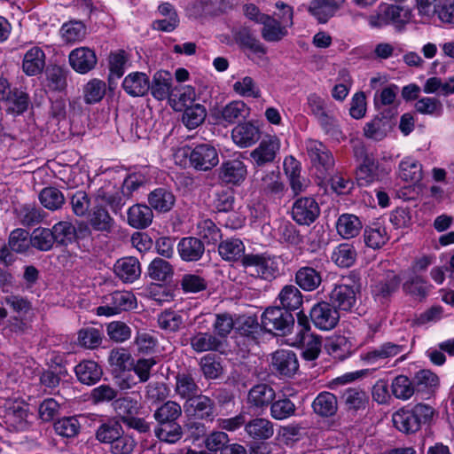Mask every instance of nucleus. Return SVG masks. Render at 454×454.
<instances>
[{"instance_id":"nucleus-43","label":"nucleus","mask_w":454,"mask_h":454,"mask_svg":"<svg viewBox=\"0 0 454 454\" xmlns=\"http://www.w3.org/2000/svg\"><path fill=\"white\" fill-rule=\"evenodd\" d=\"M122 430L123 427L119 421L108 419L98 427L95 436L99 442L110 446Z\"/></svg>"},{"instance_id":"nucleus-22","label":"nucleus","mask_w":454,"mask_h":454,"mask_svg":"<svg viewBox=\"0 0 454 454\" xmlns=\"http://www.w3.org/2000/svg\"><path fill=\"white\" fill-rule=\"evenodd\" d=\"M247 174V166L242 160H231L222 164L219 176L224 183L238 185L246 179Z\"/></svg>"},{"instance_id":"nucleus-42","label":"nucleus","mask_w":454,"mask_h":454,"mask_svg":"<svg viewBox=\"0 0 454 454\" xmlns=\"http://www.w3.org/2000/svg\"><path fill=\"white\" fill-rule=\"evenodd\" d=\"M182 415L181 405L175 401H167L159 406L153 412L157 423H176Z\"/></svg>"},{"instance_id":"nucleus-56","label":"nucleus","mask_w":454,"mask_h":454,"mask_svg":"<svg viewBox=\"0 0 454 454\" xmlns=\"http://www.w3.org/2000/svg\"><path fill=\"white\" fill-rule=\"evenodd\" d=\"M206 116V108L200 104H196L185 108L182 121L189 129H192L199 127L204 121Z\"/></svg>"},{"instance_id":"nucleus-46","label":"nucleus","mask_w":454,"mask_h":454,"mask_svg":"<svg viewBox=\"0 0 454 454\" xmlns=\"http://www.w3.org/2000/svg\"><path fill=\"white\" fill-rule=\"evenodd\" d=\"M113 407L122 422L137 415L141 408L137 399L125 396L114 401Z\"/></svg>"},{"instance_id":"nucleus-50","label":"nucleus","mask_w":454,"mask_h":454,"mask_svg":"<svg viewBox=\"0 0 454 454\" xmlns=\"http://www.w3.org/2000/svg\"><path fill=\"white\" fill-rule=\"evenodd\" d=\"M154 434L161 442L176 443L182 438L183 431L178 423H159Z\"/></svg>"},{"instance_id":"nucleus-25","label":"nucleus","mask_w":454,"mask_h":454,"mask_svg":"<svg viewBox=\"0 0 454 454\" xmlns=\"http://www.w3.org/2000/svg\"><path fill=\"white\" fill-rule=\"evenodd\" d=\"M250 108L242 100H234L218 111L217 118L220 121L234 123L249 116Z\"/></svg>"},{"instance_id":"nucleus-17","label":"nucleus","mask_w":454,"mask_h":454,"mask_svg":"<svg viewBox=\"0 0 454 454\" xmlns=\"http://www.w3.org/2000/svg\"><path fill=\"white\" fill-rule=\"evenodd\" d=\"M319 213L320 208L316 200H295L292 207L293 219L301 225H309Z\"/></svg>"},{"instance_id":"nucleus-21","label":"nucleus","mask_w":454,"mask_h":454,"mask_svg":"<svg viewBox=\"0 0 454 454\" xmlns=\"http://www.w3.org/2000/svg\"><path fill=\"white\" fill-rule=\"evenodd\" d=\"M184 411L201 419H212L215 414V403L208 396L198 394L186 401Z\"/></svg>"},{"instance_id":"nucleus-29","label":"nucleus","mask_w":454,"mask_h":454,"mask_svg":"<svg viewBox=\"0 0 454 454\" xmlns=\"http://www.w3.org/2000/svg\"><path fill=\"white\" fill-rule=\"evenodd\" d=\"M345 0H314L309 11L319 22H326L343 5Z\"/></svg>"},{"instance_id":"nucleus-62","label":"nucleus","mask_w":454,"mask_h":454,"mask_svg":"<svg viewBox=\"0 0 454 454\" xmlns=\"http://www.w3.org/2000/svg\"><path fill=\"white\" fill-rule=\"evenodd\" d=\"M377 164L373 158L364 156L356 170V179L361 185L372 183L376 178Z\"/></svg>"},{"instance_id":"nucleus-64","label":"nucleus","mask_w":454,"mask_h":454,"mask_svg":"<svg viewBox=\"0 0 454 454\" xmlns=\"http://www.w3.org/2000/svg\"><path fill=\"white\" fill-rule=\"evenodd\" d=\"M106 93V83L98 79L90 81L83 89L86 103L93 104L100 101Z\"/></svg>"},{"instance_id":"nucleus-45","label":"nucleus","mask_w":454,"mask_h":454,"mask_svg":"<svg viewBox=\"0 0 454 454\" xmlns=\"http://www.w3.org/2000/svg\"><path fill=\"white\" fill-rule=\"evenodd\" d=\"M296 284L305 291L317 289L321 282L320 272L311 267H302L295 274Z\"/></svg>"},{"instance_id":"nucleus-9","label":"nucleus","mask_w":454,"mask_h":454,"mask_svg":"<svg viewBox=\"0 0 454 454\" xmlns=\"http://www.w3.org/2000/svg\"><path fill=\"white\" fill-rule=\"evenodd\" d=\"M55 242L59 245L67 246L76 240L77 238H84L90 233L89 227L81 223L78 230L70 222L61 221L52 227Z\"/></svg>"},{"instance_id":"nucleus-8","label":"nucleus","mask_w":454,"mask_h":454,"mask_svg":"<svg viewBox=\"0 0 454 454\" xmlns=\"http://www.w3.org/2000/svg\"><path fill=\"white\" fill-rule=\"evenodd\" d=\"M306 150L312 165L324 174L334 165L330 150L321 142L314 139L306 141Z\"/></svg>"},{"instance_id":"nucleus-7","label":"nucleus","mask_w":454,"mask_h":454,"mask_svg":"<svg viewBox=\"0 0 454 454\" xmlns=\"http://www.w3.org/2000/svg\"><path fill=\"white\" fill-rule=\"evenodd\" d=\"M340 311L330 302L322 301L313 306L310 318L314 325L323 331L333 329L340 320Z\"/></svg>"},{"instance_id":"nucleus-23","label":"nucleus","mask_w":454,"mask_h":454,"mask_svg":"<svg viewBox=\"0 0 454 454\" xmlns=\"http://www.w3.org/2000/svg\"><path fill=\"white\" fill-rule=\"evenodd\" d=\"M124 91L131 97H142L150 90V80L143 72H132L122 82Z\"/></svg>"},{"instance_id":"nucleus-19","label":"nucleus","mask_w":454,"mask_h":454,"mask_svg":"<svg viewBox=\"0 0 454 454\" xmlns=\"http://www.w3.org/2000/svg\"><path fill=\"white\" fill-rule=\"evenodd\" d=\"M177 252L184 262H197L205 253V245L196 237H184L177 244Z\"/></svg>"},{"instance_id":"nucleus-16","label":"nucleus","mask_w":454,"mask_h":454,"mask_svg":"<svg viewBox=\"0 0 454 454\" xmlns=\"http://www.w3.org/2000/svg\"><path fill=\"white\" fill-rule=\"evenodd\" d=\"M69 63L72 68L79 74H86L92 70L97 64V56L88 47H79L69 54Z\"/></svg>"},{"instance_id":"nucleus-36","label":"nucleus","mask_w":454,"mask_h":454,"mask_svg":"<svg viewBox=\"0 0 454 454\" xmlns=\"http://www.w3.org/2000/svg\"><path fill=\"white\" fill-rule=\"evenodd\" d=\"M245 431L253 439L267 440L274 434V426L267 419L256 418L245 425Z\"/></svg>"},{"instance_id":"nucleus-15","label":"nucleus","mask_w":454,"mask_h":454,"mask_svg":"<svg viewBox=\"0 0 454 454\" xmlns=\"http://www.w3.org/2000/svg\"><path fill=\"white\" fill-rule=\"evenodd\" d=\"M271 365L274 371L287 377L294 375L299 369L295 353L286 349H280L273 354Z\"/></svg>"},{"instance_id":"nucleus-12","label":"nucleus","mask_w":454,"mask_h":454,"mask_svg":"<svg viewBox=\"0 0 454 454\" xmlns=\"http://www.w3.org/2000/svg\"><path fill=\"white\" fill-rule=\"evenodd\" d=\"M190 162L196 169L206 171L218 164V153L210 145H199L191 152Z\"/></svg>"},{"instance_id":"nucleus-52","label":"nucleus","mask_w":454,"mask_h":454,"mask_svg":"<svg viewBox=\"0 0 454 454\" xmlns=\"http://www.w3.org/2000/svg\"><path fill=\"white\" fill-rule=\"evenodd\" d=\"M59 33L65 43H74L85 37L86 27L81 21H70L62 25Z\"/></svg>"},{"instance_id":"nucleus-55","label":"nucleus","mask_w":454,"mask_h":454,"mask_svg":"<svg viewBox=\"0 0 454 454\" xmlns=\"http://www.w3.org/2000/svg\"><path fill=\"white\" fill-rule=\"evenodd\" d=\"M391 390L395 397L402 400L411 398L416 392L413 382L404 375H398L393 380Z\"/></svg>"},{"instance_id":"nucleus-60","label":"nucleus","mask_w":454,"mask_h":454,"mask_svg":"<svg viewBox=\"0 0 454 454\" xmlns=\"http://www.w3.org/2000/svg\"><path fill=\"white\" fill-rule=\"evenodd\" d=\"M27 411L20 405L10 407L5 414L6 422L17 431L27 429Z\"/></svg>"},{"instance_id":"nucleus-57","label":"nucleus","mask_w":454,"mask_h":454,"mask_svg":"<svg viewBox=\"0 0 454 454\" xmlns=\"http://www.w3.org/2000/svg\"><path fill=\"white\" fill-rule=\"evenodd\" d=\"M7 112L13 114L24 113L28 106V96L22 90L14 89L12 93L4 101Z\"/></svg>"},{"instance_id":"nucleus-49","label":"nucleus","mask_w":454,"mask_h":454,"mask_svg":"<svg viewBox=\"0 0 454 454\" xmlns=\"http://www.w3.org/2000/svg\"><path fill=\"white\" fill-rule=\"evenodd\" d=\"M356 258V251L349 244H340L331 255L332 261L341 268H348L354 264Z\"/></svg>"},{"instance_id":"nucleus-11","label":"nucleus","mask_w":454,"mask_h":454,"mask_svg":"<svg viewBox=\"0 0 454 454\" xmlns=\"http://www.w3.org/2000/svg\"><path fill=\"white\" fill-rule=\"evenodd\" d=\"M276 398V392L268 384L261 383L254 386L247 394V402L253 411L263 412Z\"/></svg>"},{"instance_id":"nucleus-31","label":"nucleus","mask_w":454,"mask_h":454,"mask_svg":"<svg viewBox=\"0 0 454 454\" xmlns=\"http://www.w3.org/2000/svg\"><path fill=\"white\" fill-rule=\"evenodd\" d=\"M153 217L152 207L144 203H137L128 210V223L136 229L148 227L152 223Z\"/></svg>"},{"instance_id":"nucleus-3","label":"nucleus","mask_w":454,"mask_h":454,"mask_svg":"<svg viewBox=\"0 0 454 454\" xmlns=\"http://www.w3.org/2000/svg\"><path fill=\"white\" fill-rule=\"evenodd\" d=\"M434 415L431 406L419 403L411 410H399L393 415V422L395 427L404 433L418 431L422 424L427 423Z\"/></svg>"},{"instance_id":"nucleus-5","label":"nucleus","mask_w":454,"mask_h":454,"mask_svg":"<svg viewBox=\"0 0 454 454\" xmlns=\"http://www.w3.org/2000/svg\"><path fill=\"white\" fill-rule=\"evenodd\" d=\"M281 147V141L277 136L264 137L259 145L250 152L251 163L255 167H263L274 162Z\"/></svg>"},{"instance_id":"nucleus-32","label":"nucleus","mask_w":454,"mask_h":454,"mask_svg":"<svg viewBox=\"0 0 454 454\" xmlns=\"http://www.w3.org/2000/svg\"><path fill=\"white\" fill-rule=\"evenodd\" d=\"M74 372L78 380L85 385H94L102 377L101 367L94 361L84 360L74 367Z\"/></svg>"},{"instance_id":"nucleus-33","label":"nucleus","mask_w":454,"mask_h":454,"mask_svg":"<svg viewBox=\"0 0 454 454\" xmlns=\"http://www.w3.org/2000/svg\"><path fill=\"white\" fill-rule=\"evenodd\" d=\"M172 81L169 72L164 70L156 72L150 86L152 95L158 100H163L172 96Z\"/></svg>"},{"instance_id":"nucleus-59","label":"nucleus","mask_w":454,"mask_h":454,"mask_svg":"<svg viewBox=\"0 0 454 454\" xmlns=\"http://www.w3.org/2000/svg\"><path fill=\"white\" fill-rule=\"evenodd\" d=\"M149 277L156 281H166L173 274L171 264L160 258H155L148 267Z\"/></svg>"},{"instance_id":"nucleus-20","label":"nucleus","mask_w":454,"mask_h":454,"mask_svg":"<svg viewBox=\"0 0 454 454\" xmlns=\"http://www.w3.org/2000/svg\"><path fill=\"white\" fill-rule=\"evenodd\" d=\"M175 380V393L182 399L188 401L200 391L195 380V374L191 371L178 372Z\"/></svg>"},{"instance_id":"nucleus-30","label":"nucleus","mask_w":454,"mask_h":454,"mask_svg":"<svg viewBox=\"0 0 454 454\" xmlns=\"http://www.w3.org/2000/svg\"><path fill=\"white\" fill-rule=\"evenodd\" d=\"M389 238L387 227L379 222L372 223L364 231V243L372 249L382 247L389 240Z\"/></svg>"},{"instance_id":"nucleus-10","label":"nucleus","mask_w":454,"mask_h":454,"mask_svg":"<svg viewBox=\"0 0 454 454\" xmlns=\"http://www.w3.org/2000/svg\"><path fill=\"white\" fill-rule=\"evenodd\" d=\"M401 279L394 271H387L384 276L372 286L374 300L385 304L390 297L399 289Z\"/></svg>"},{"instance_id":"nucleus-2","label":"nucleus","mask_w":454,"mask_h":454,"mask_svg":"<svg viewBox=\"0 0 454 454\" xmlns=\"http://www.w3.org/2000/svg\"><path fill=\"white\" fill-rule=\"evenodd\" d=\"M242 265L249 269L252 275L264 280H272L280 274V257L269 253L247 254L242 258Z\"/></svg>"},{"instance_id":"nucleus-40","label":"nucleus","mask_w":454,"mask_h":454,"mask_svg":"<svg viewBox=\"0 0 454 454\" xmlns=\"http://www.w3.org/2000/svg\"><path fill=\"white\" fill-rule=\"evenodd\" d=\"M245 245L241 239L236 238L227 239L218 245V253L225 261H237L243 258Z\"/></svg>"},{"instance_id":"nucleus-39","label":"nucleus","mask_w":454,"mask_h":454,"mask_svg":"<svg viewBox=\"0 0 454 454\" xmlns=\"http://www.w3.org/2000/svg\"><path fill=\"white\" fill-rule=\"evenodd\" d=\"M343 402L348 411L364 410L369 403V395L359 387H348L342 393Z\"/></svg>"},{"instance_id":"nucleus-4","label":"nucleus","mask_w":454,"mask_h":454,"mask_svg":"<svg viewBox=\"0 0 454 454\" xmlns=\"http://www.w3.org/2000/svg\"><path fill=\"white\" fill-rule=\"evenodd\" d=\"M261 324L269 333L286 335L291 332L294 318L289 311L280 307H269L261 317Z\"/></svg>"},{"instance_id":"nucleus-41","label":"nucleus","mask_w":454,"mask_h":454,"mask_svg":"<svg viewBox=\"0 0 454 454\" xmlns=\"http://www.w3.org/2000/svg\"><path fill=\"white\" fill-rule=\"evenodd\" d=\"M278 299L282 306L281 309L289 312L298 309L302 304L301 293L293 285L285 286L279 292Z\"/></svg>"},{"instance_id":"nucleus-34","label":"nucleus","mask_w":454,"mask_h":454,"mask_svg":"<svg viewBox=\"0 0 454 454\" xmlns=\"http://www.w3.org/2000/svg\"><path fill=\"white\" fill-rule=\"evenodd\" d=\"M312 408L314 412L320 417H332L338 411L337 398L330 392H321L314 399Z\"/></svg>"},{"instance_id":"nucleus-38","label":"nucleus","mask_w":454,"mask_h":454,"mask_svg":"<svg viewBox=\"0 0 454 454\" xmlns=\"http://www.w3.org/2000/svg\"><path fill=\"white\" fill-rule=\"evenodd\" d=\"M262 25V37L267 42H278L287 35L288 27L272 16L268 15V19H265Z\"/></svg>"},{"instance_id":"nucleus-37","label":"nucleus","mask_w":454,"mask_h":454,"mask_svg":"<svg viewBox=\"0 0 454 454\" xmlns=\"http://www.w3.org/2000/svg\"><path fill=\"white\" fill-rule=\"evenodd\" d=\"M392 129L391 121L386 117H375L365 123L364 135L375 141L382 140Z\"/></svg>"},{"instance_id":"nucleus-58","label":"nucleus","mask_w":454,"mask_h":454,"mask_svg":"<svg viewBox=\"0 0 454 454\" xmlns=\"http://www.w3.org/2000/svg\"><path fill=\"white\" fill-rule=\"evenodd\" d=\"M136 446V440L123 429L113 443L110 444L109 452L111 454H132Z\"/></svg>"},{"instance_id":"nucleus-63","label":"nucleus","mask_w":454,"mask_h":454,"mask_svg":"<svg viewBox=\"0 0 454 454\" xmlns=\"http://www.w3.org/2000/svg\"><path fill=\"white\" fill-rule=\"evenodd\" d=\"M233 90L241 97L257 98L261 96V90L252 77L245 76L233 84Z\"/></svg>"},{"instance_id":"nucleus-48","label":"nucleus","mask_w":454,"mask_h":454,"mask_svg":"<svg viewBox=\"0 0 454 454\" xmlns=\"http://www.w3.org/2000/svg\"><path fill=\"white\" fill-rule=\"evenodd\" d=\"M362 228V223L357 216L345 214L339 217L336 229L338 233L343 239H351L356 237Z\"/></svg>"},{"instance_id":"nucleus-51","label":"nucleus","mask_w":454,"mask_h":454,"mask_svg":"<svg viewBox=\"0 0 454 454\" xmlns=\"http://www.w3.org/2000/svg\"><path fill=\"white\" fill-rule=\"evenodd\" d=\"M157 323L160 329L168 333H176L183 326L184 320L178 311L166 309L158 315Z\"/></svg>"},{"instance_id":"nucleus-35","label":"nucleus","mask_w":454,"mask_h":454,"mask_svg":"<svg viewBox=\"0 0 454 454\" xmlns=\"http://www.w3.org/2000/svg\"><path fill=\"white\" fill-rule=\"evenodd\" d=\"M192 348L197 353L216 351L223 346V342L210 333H197L190 339Z\"/></svg>"},{"instance_id":"nucleus-27","label":"nucleus","mask_w":454,"mask_h":454,"mask_svg":"<svg viewBox=\"0 0 454 454\" xmlns=\"http://www.w3.org/2000/svg\"><path fill=\"white\" fill-rule=\"evenodd\" d=\"M114 272L123 282L132 283L141 274L139 261L133 256L121 258L114 264Z\"/></svg>"},{"instance_id":"nucleus-1","label":"nucleus","mask_w":454,"mask_h":454,"mask_svg":"<svg viewBox=\"0 0 454 454\" xmlns=\"http://www.w3.org/2000/svg\"><path fill=\"white\" fill-rule=\"evenodd\" d=\"M361 290L360 276L356 272H350L342 276L333 285L329 294L330 303L339 311L354 312L358 307Z\"/></svg>"},{"instance_id":"nucleus-47","label":"nucleus","mask_w":454,"mask_h":454,"mask_svg":"<svg viewBox=\"0 0 454 454\" xmlns=\"http://www.w3.org/2000/svg\"><path fill=\"white\" fill-rule=\"evenodd\" d=\"M196 234L208 245H215L222 239L221 230L211 219L200 220L196 225Z\"/></svg>"},{"instance_id":"nucleus-53","label":"nucleus","mask_w":454,"mask_h":454,"mask_svg":"<svg viewBox=\"0 0 454 454\" xmlns=\"http://www.w3.org/2000/svg\"><path fill=\"white\" fill-rule=\"evenodd\" d=\"M31 246L40 251H49L55 243L51 229L38 227L30 235Z\"/></svg>"},{"instance_id":"nucleus-14","label":"nucleus","mask_w":454,"mask_h":454,"mask_svg":"<svg viewBox=\"0 0 454 454\" xmlns=\"http://www.w3.org/2000/svg\"><path fill=\"white\" fill-rule=\"evenodd\" d=\"M398 176L403 181L411 183L413 190L421 191L424 188L420 184L423 176L422 165L412 157H405L400 161Z\"/></svg>"},{"instance_id":"nucleus-13","label":"nucleus","mask_w":454,"mask_h":454,"mask_svg":"<svg viewBox=\"0 0 454 454\" xmlns=\"http://www.w3.org/2000/svg\"><path fill=\"white\" fill-rule=\"evenodd\" d=\"M404 345L387 341L367 352L361 354V359L367 364H377L384 360L396 356L404 352Z\"/></svg>"},{"instance_id":"nucleus-44","label":"nucleus","mask_w":454,"mask_h":454,"mask_svg":"<svg viewBox=\"0 0 454 454\" xmlns=\"http://www.w3.org/2000/svg\"><path fill=\"white\" fill-rule=\"evenodd\" d=\"M270 416L276 420H284L295 414V404L286 395L275 398L270 405Z\"/></svg>"},{"instance_id":"nucleus-26","label":"nucleus","mask_w":454,"mask_h":454,"mask_svg":"<svg viewBox=\"0 0 454 454\" xmlns=\"http://www.w3.org/2000/svg\"><path fill=\"white\" fill-rule=\"evenodd\" d=\"M158 12L162 19L153 22V27L159 31L171 32L179 24V18L175 7L170 3H162L158 7Z\"/></svg>"},{"instance_id":"nucleus-6","label":"nucleus","mask_w":454,"mask_h":454,"mask_svg":"<svg viewBox=\"0 0 454 454\" xmlns=\"http://www.w3.org/2000/svg\"><path fill=\"white\" fill-rule=\"evenodd\" d=\"M106 305L99 306L97 314L99 316H113L135 309L137 300L135 295L128 291H116L106 297Z\"/></svg>"},{"instance_id":"nucleus-24","label":"nucleus","mask_w":454,"mask_h":454,"mask_svg":"<svg viewBox=\"0 0 454 454\" xmlns=\"http://www.w3.org/2000/svg\"><path fill=\"white\" fill-rule=\"evenodd\" d=\"M88 222L93 230L109 233L114 226V220L108 211L98 203L94 202L93 207L88 213Z\"/></svg>"},{"instance_id":"nucleus-54","label":"nucleus","mask_w":454,"mask_h":454,"mask_svg":"<svg viewBox=\"0 0 454 454\" xmlns=\"http://www.w3.org/2000/svg\"><path fill=\"white\" fill-rule=\"evenodd\" d=\"M322 338L314 334H306L302 337L301 356L308 362L315 361L321 353Z\"/></svg>"},{"instance_id":"nucleus-18","label":"nucleus","mask_w":454,"mask_h":454,"mask_svg":"<svg viewBox=\"0 0 454 454\" xmlns=\"http://www.w3.org/2000/svg\"><path fill=\"white\" fill-rule=\"evenodd\" d=\"M260 129L252 122L237 125L231 131L233 143L240 148L250 147L260 139Z\"/></svg>"},{"instance_id":"nucleus-61","label":"nucleus","mask_w":454,"mask_h":454,"mask_svg":"<svg viewBox=\"0 0 454 454\" xmlns=\"http://www.w3.org/2000/svg\"><path fill=\"white\" fill-rule=\"evenodd\" d=\"M180 286L184 293L195 294L206 290L207 282L200 275L187 273L183 275Z\"/></svg>"},{"instance_id":"nucleus-28","label":"nucleus","mask_w":454,"mask_h":454,"mask_svg":"<svg viewBox=\"0 0 454 454\" xmlns=\"http://www.w3.org/2000/svg\"><path fill=\"white\" fill-rule=\"evenodd\" d=\"M44 66L45 54L41 48L34 46L25 53L22 70L27 75L33 76L40 74Z\"/></svg>"}]
</instances>
